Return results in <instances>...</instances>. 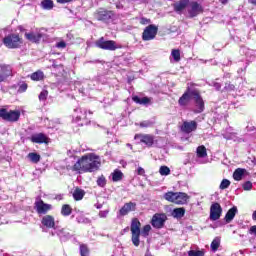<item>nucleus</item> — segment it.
I'll use <instances>...</instances> for the list:
<instances>
[{
	"label": "nucleus",
	"mask_w": 256,
	"mask_h": 256,
	"mask_svg": "<svg viewBox=\"0 0 256 256\" xmlns=\"http://www.w3.org/2000/svg\"><path fill=\"white\" fill-rule=\"evenodd\" d=\"M101 167V158L95 153L83 155L72 166V171L76 173H95Z\"/></svg>",
	"instance_id": "nucleus-1"
},
{
	"label": "nucleus",
	"mask_w": 256,
	"mask_h": 256,
	"mask_svg": "<svg viewBox=\"0 0 256 256\" xmlns=\"http://www.w3.org/2000/svg\"><path fill=\"white\" fill-rule=\"evenodd\" d=\"M131 231V241L134 247H139L141 245V234L143 237H149V233L151 231V225L147 224L143 227L141 232V221L138 218H133L130 225Z\"/></svg>",
	"instance_id": "nucleus-2"
},
{
	"label": "nucleus",
	"mask_w": 256,
	"mask_h": 256,
	"mask_svg": "<svg viewBox=\"0 0 256 256\" xmlns=\"http://www.w3.org/2000/svg\"><path fill=\"white\" fill-rule=\"evenodd\" d=\"M0 119L8 123H17L21 119V111L7 110V108H0Z\"/></svg>",
	"instance_id": "nucleus-3"
},
{
	"label": "nucleus",
	"mask_w": 256,
	"mask_h": 256,
	"mask_svg": "<svg viewBox=\"0 0 256 256\" xmlns=\"http://www.w3.org/2000/svg\"><path fill=\"white\" fill-rule=\"evenodd\" d=\"M197 85L196 83H188L185 92L178 99V105L180 107H187L189 103H191V99H193V94L195 93V89H193Z\"/></svg>",
	"instance_id": "nucleus-4"
},
{
	"label": "nucleus",
	"mask_w": 256,
	"mask_h": 256,
	"mask_svg": "<svg viewBox=\"0 0 256 256\" xmlns=\"http://www.w3.org/2000/svg\"><path fill=\"white\" fill-rule=\"evenodd\" d=\"M3 44L8 49H19L23 45V39L19 37V34H9L3 38Z\"/></svg>",
	"instance_id": "nucleus-5"
},
{
	"label": "nucleus",
	"mask_w": 256,
	"mask_h": 256,
	"mask_svg": "<svg viewBox=\"0 0 256 256\" xmlns=\"http://www.w3.org/2000/svg\"><path fill=\"white\" fill-rule=\"evenodd\" d=\"M96 19L103 21V23H113L117 19V15L111 10L100 9L96 13Z\"/></svg>",
	"instance_id": "nucleus-6"
},
{
	"label": "nucleus",
	"mask_w": 256,
	"mask_h": 256,
	"mask_svg": "<svg viewBox=\"0 0 256 256\" xmlns=\"http://www.w3.org/2000/svg\"><path fill=\"white\" fill-rule=\"evenodd\" d=\"M96 47L99 49H104L105 51H115L117 49V43L113 40H105L101 37L95 42Z\"/></svg>",
	"instance_id": "nucleus-7"
},
{
	"label": "nucleus",
	"mask_w": 256,
	"mask_h": 256,
	"mask_svg": "<svg viewBox=\"0 0 256 256\" xmlns=\"http://www.w3.org/2000/svg\"><path fill=\"white\" fill-rule=\"evenodd\" d=\"M167 221V214L156 213L151 219V225L154 229H163L165 227V222Z\"/></svg>",
	"instance_id": "nucleus-8"
},
{
	"label": "nucleus",
	"mask_w": 256,
	"mask_h": 256,
	"mask_svg": "<svg viewBox=\"0 0 256 256\" xmlns=\"http://www.w3.org/2000/svg\"><path fill=\"white\" fill-rule=\"evenodd\" d=\"M159 31V28L154 25V24H150L149 26H147L143 33H142V40L143 41H153V39H155V37H157V32Z\"/></svg>",
	"instance_id": "nucleus-9"
},
{
	"label": "nucleus",
	"mask_w": 256,
	"mask_h": 256,
	"mask_svg": "<svg viewBox=\"0 0 256 256\" xmlns=\"http://www.w3.org/2000/svg\"><path fill=\"white\" fill-rule=\"evenodd\" d=\"M192 99L197 108L196 113H203L205 111V101L203 100V96H201V91H199V89H195Z\"/></svg>",
	"instance_id": "nucleus-10"
},
{
	"label": "nucleus",
	"mask_w": 256,
	"mask_h": 256,
	"mask_svg": "<svg viewBox=\"0 0 256 256\" xmlns=\"http://www.w3.org/2000/svg\"><path fill=\"white\" fill-rule=\"evenodd\" d=\"M223 215V208L219 202H215L210 206V221H219Z\"/></svg>",
	"instance_id": "nucleus-11"
},
{
	"label": "nucleus",
	"mask_w": 256,
	"mask_h": 256,
	"mask_svg": "<svg viewBox=\"0 0 256 256\" xmlns=\"http://www.w3.org/2000/svg\"><path fill=\"white\" fill-rule=\"evenodd\" d=\"M38 215H47L53 209V205L45 203L42 199L34 203Z\"/></svg>",
	"instance_id": "nucleus-12"
},
{
	"label": "nucleus",
	"mask_w": 256,
	"mask_h": 256,
	"mask_svg": "<svg viewBox=\"0 0 256 256\" xmlns=\"http://www.w3.org/2000/svg\"><path fill=\"white\" fill-rule=\"evenodd\" d=\"M189 17H197L203 13V6L198 2H189L187 7Z\"/></svg>",
	"instance_id": "nucleus-13"
},
{
	"label": "nucleus",
	"mask_w": 256,
	"mask_h": 256,
	"mask_svg": "<svg viewBox=\"0 0 256 256\" xmlns=\"http://www.w3.org/2000/svg\"><path fill=\"white\" fill-rule=\"evenodd\" d=\"M197 121L191 120V121H184L180 127V131L182 133H185L186 135H189V133H193V131H197Z\"/></svg>",
	"instance_id": "nucleus-14"
},
{
	"label": "nucleus",
	"mask_w": 256,
	"mask_h": 256,
	"mask_svg": "<svg viewBox=\"0 0 256 256\" xmlns=\"http://www.w3.org/2000/svg\"><path fill=\"white\" fill-rule=\"evenodd\" d=\"M134 139H140V143H144L148 147L155 145V136L151 134H135Z\"/></svg>",
	"instance_id": "nucleus-15"
},
{
	"label": "nucleus",
	"mask_w": 256,
	"mask_h": 256,
	"mask_svg": "<svg viewBox=\"0 0 256 256\" xmlns=\"http://www.w3.org/2000/svg\"><path fill=\"white\" fill-rule=\"evenodd\" d=\"M30 141L32 143H37L38 145H42L44 143L45 145H49V137L45 135V133H38L31 136Z\"/></svg>",
	"instance_id": "nucleus-16"
},
{
	"label": "nucleus",
	"mask_w": 256,
	"mask_h": 256,
	"mask_svg": "<svg viewBox=\"0 0 256 256\" xmlns=\"http://www.w3.org/2000/svg\"><path fill=\"white\" fill-rule=\"evenodd\" d=\"M8 77H13V70L11 66L0 65V83L7 81Z\"/></svg>",
	"instance_id": "nucleus-17"
},
{
	"label": "nucleus",
	"mask_w": 256,
	"mask_h": 256,
	"mask_svg": "<svg viewBox=\"0 0 256 256\" xmlns=\"http://www.w3.org/2000/svg\"><path fill=\"white\" fill-rule=\"evenodd\" d=\"M135 207H137V204L133 202L125 203L119 210V215H121V217H125V215H129L131 211H135Z\"/></svg>",
	"instance_id": "nucleus-18"
},
{
	"label": "nucleus",
	"mask_w": 256,
	"mask_h": 256,
	"mask_svg": "<svg viewBox=\"0 0 256 256\" xmlns=\"http://www.w3.org/2000/svg\"><path fill=\"white\" fill-rule=\"evenodd\" d=\"M41 224L47 229H55V217L51 215H45L42 217Z\"/></svg>",
	"instance_id": "nucleus-19"
},
{
	"label": "nucleus",
	"mask_w": 256,
	"mask_h": 256,
	"mask_svg": "<svg viewBox=\"0 0 256 256\" xmlns=\"http://www.w3.org/2000/svg\"><path fill=\"white\" fill-rule=\"evenodd\" d=\"M174 7V11L176 13H183V11H185V9H187V7H189V0H180L178 2H175L173 4Z\"/></svg>",
	"instance_id": "nucleus-20"
},
{
	"label": "nucleus",
	"mask_w": 256,
	"mask_h": 256,
	"mask_svg": "<svg viewBox=\"0 0 256 256\" xmlns=\"http://www.w3.org/2000/svg\"><path fill=\"white\" fill-rule=\"evenodd\" d=\"M25 37H26V39H28V41H31L32 43H39V41H41V39H43V33H41V32L26 33Z\"/></svg>",
	"instance_id": "nucleus-21"
},
{
	"label": "nucleus",
	"mask_w": 256,
	"mask_h": 256,
	"mask_svg": "<svg viewBox=\"0 0 256 256\" xmlns=\"http://www.w3.org/2000/svg\"><path fill=\"white\" fill-rule=\"evenodd\" d=\"M189 201V195L185 192H176L175 205H185Z\"/></svg>",
	"instance_id": "nucleus-22"
},
{
	"label": "nucleus",
	"mask_w": 256,
	"mask_h": 256,
	"mask_svg": "<svg viewBox=\"0 0 256 256\" xmlns=\"http://www.w3.org/2000/svg\"><path fill=\"white\" fill-rule=\"evenodd\" d=\"M237 206H233L232 208H230L225 217H224V221H226V223H231V221H233V219H235V215H237Z\"/></svg>",
	"instance_id": "nucleus-23"
},
{
	"label": "nucleus",
	"mask_w": 256,
	"mask_h": 256,
	"mask_svg": "<svg viewBox=\"0 0 256 256\" xmlns=\"http://www.w3.org/2000/svg\"><path fill=\"white\" fill-rule=\"evenodd\" d=\"M132 101H134V103H137L138 105H150L151 98L149 97L139 98V96H132Z\"/></svg>",
	"instance_id": "nucleus-24"
},
{
	"label": "nucleus",
	"mask_w": 256,
	"mask_h": 256,
	"mask_svg": "<svg viewBox=\"0 0 256 256\" xmlns=\"http://www.w3.org/2000/svg\"><path fill=\"white\" fill-rule=\"evenodd\" d=\"M83 197H85V190H83L79 187L75 188V190L73 192L74 201H81L83 199Z\"/></svg>",
	"instance_id": "nucleus-25"
},
{
	"label": "nucleus",
	"mask_w": 256,
	"mask_h": 256,
	"mask_svg": "<svg viewBox=\"0 0 256 256\" xmlns=\"http://www.w3.org/2000/svg\"><path fill=\"white\" fill-rule=\"evenodd\" d=\"M172 217H174V219H182V217H185V208H175L172 211Z\"/></svg>",
	"instance_id": "nucleus-26"
},
{
	"label": "nucleus",
	"mask_w": 256,
	"mask_h": 256,
	"mask_svg": "<svg viewBox=\"0 0 256 256\" xmlns=\"http://www.w3.org/2000/svg\"><path fill=\"white\" fill-rule=\"evenodd\" d=\"M73 213V208L69 204H64L61 207V215L63 217H69Z\"/></svg>",
	"instance_id": "nucleus-27"
},
{
	"label": "nucleus",
	"mask_w": 256,
	"mask_h": 256,
	"mask_svg": "<svg viewBox=\"0 0 256 256\" xmlns=\"http://www.w3.org/2000/svg\"><path fill=\"white\" fill-rule=\"evenodd\" d=\"M243 175H245V169L237 168L233 173L234 181H241V179H243Z\"/></svg>",
	"instance_id": "nucleus-28"
},
{
	"label": "nucleus",
	"mask_w": 256,
	"mask_h": 256,
	"mask_svg": "<svg viewBox=\"0 0 256 256\" xmlns=\"http://www.w3.org/2000/svg\"><path fill=\"white\" fill-rule=\"evenodd\" d=\"M79 251H80V256H90L91 255V250L89 249V246L87 244L81 243L79 245Z\"/></svg>",
	"instance_id": "nucleus-29"
},
{
	"label": "nucleus",
	"mask_w": 256,
	"mask_h": 256,
	"mask_svg": "<svg viewBox=\"0 0 256 256\" xmlns=\"http://www.w3.org/2000/svg\"><path fill=\"white\" fill-rule=\"evenodd\" d=\"M176 192L168 191L164 194V199L169 203H176Z\"/></svg>",
	"instance_id": "nucleus-30"
},
{
	"label": "nucleus",
	"mask_w": 256,
	"mask_h": 256,
	"mask_svg": "<svg viewBox=\"0 0 256 256\" xmlns=\"http://www.w3.org/2000/svg\"><path fill=\"white\" fill-rule=\"evenodd\" d=\"M27 157L31 161V163H39L41 161V155H39L37 152H30Z\"/></svg>",
	"instance_id": "nucleus-31"
},
{
	"label": "nucleus",
	"mask_w": 256,
	"mask_h": 256,
	"mask_svg": "<svg viewBox=\"0 0 256 256\" xmlns=\"http://www.w3.org/2000/svg\"><path fill=\"white\" fill-rule=\"evenodd\" d=\"M40 5L42 9H45L46 11H51L55 4L53 3V0H43Z\"/></svg>",
	"instance_id": "nucleus-32"
},
{
	"label": "nucleus",
	"mask_w": 256,
	"mask_h": 256,
	"mask_svg": "<svg viewBox=\"0 0 256 256\" xmlns=\"http://www.w3.org/2000/svg\"><path fill=\"white\" fill-rule=\"evenodd\" d=\"M196 153H197V157H200V158L207 157V148L204 145L198 146Z\"/></svg>",
	"instance_id": "nucleus-33"
},
{
	"label": "nucleus",
	"mask_w": 256,
	"mask_h": 256,
	"mask_svg": "<svg viewBox=\"0 0 256 256\" xmlns=\"http://www.w3.org/2000/svg\"><path fill=\"white\" fill-rule=\"evenodd\" d=\"M121 179H123V172H121L120 170H115L112 173V181H114V183H117V181H121Z\"/></svg>",
	"instance_id": "nucleus-34"
},
{
	"label": "nucleus",
	"mask_w": 256,
	"mask_h": 256,
	"mask_svg": "<svg viewBox=\"0 0 256 256\" xmlns=\"http://www.w3.org/2000/svg\"><path fill=\"white\" fill-rule=\"evenodd\" d=\"M30 77H31L32 81H42L44 74L42 71H36V72L32 73Z\"/></svg>",
	"instance_id": "nucleus-35"
},
{
	"label": "nucleus",
	"mask_w": 256,
	"mask_h": 256,
	"mask_svg": "<svg viewBox=\"0 0 256 256\" xmlns=\"http://www.w3.org/2000/svg\"><path fill=\"white\" fill-rule=\"evenodd\" d=\"M221 245V240L219 238H215L212 242H211V250L212 251H218L219 247Z\"/></svg>",
	"instance_id": "nucleus-36"
},
{
	"label": "nucleus",
	"mask_w": 256,
	"mask_h": 256,
	"mask_svg": "<svg viewBox=\"0 0 256 256\" xmlns=\"http://www.w3.org/2000/svg\"><path fill=\"white\" fill-rule=\"evenodd\" d=\"M96 183L98 187H105V185H107V179L105 178L104 175H101L97 178Z\"/></svg>",
	"instance_id": "nucleus-37"
},
{
	"label": "nucleus",
	"mask_w": 256,
	"mask_h": 256,
	"mask_svg": "<svg viewBox=\"0 0 256 256\" xmlns=\"http://www.w3.org/2000/svg\"><path fill=\"white\" fill-rule=\"evenodd\" d=\"M159 173L162 176L171 175V169L167 166H161L159 169Z\"/></svg>",
	"instance_id": "nucleus-38"
},
{
	"label": "nucleus",
	"mask_w": 256,
	"mask_h": 256,
	"mask_svg": "<svg viewBox=\"0 0 256 256\" xmlns=\"http://www.w3.org/2000/svg\"><path fill=\"white\" fill-rule=\"evenodd\" d=\"M188 256H205V251L203 250H189Z\"/></svg>",
	"instance_id": "nucleus-39"
},
{
	"label": "nucleus",
	"mask_w": 256,
	"mask_h": 256,
	"mask_svg": "<svg viewBox=\"0 0 256 256\" xmlns=\"http://www.w3.org/2000/svg\"><path fill=\"white\" fill-rule=\"evenodd\" d=\"M230 185H231V181L227 179H223L220 183L219 189L221 190L229 189Z\"/></svg>",
	"instance_id": "nucleus-40"
},
{
	"label": "nucleus",
	"mask_w": 256,
	"mask_h": 256,
	"mask_svg": "<svg viewBox=\"0 0 256 256\" xmlns=\"http://www.w3.org/2000/svg\"><path fill=\"white\" fill-rule=\"evenodd\" d=\"M49 96V91L42 90L38 96L39 101H47V97Z\"/></svg>",
	"instance_id": "nucleus-41"
},
{
	"label": "nucleus",
	"mask_w": 256,
	"mask_h": 256,
	"mask_svg": "<svg viewBox=\"0 0 256 256\" xmlns=\"http://www.w3.org/2000/svg\"><path fill=\"white\" fill-rule=\"evenodd\" d=\"M171 57L177 62L181 59V52L179 50H172Z\"/></svg>",
	"instance_id": "nucleus-42"
},
{
	"label": "nucleus",
	"mask_w": 256,
	"mask_h": 256,
	"mask_svg": "<svg viewBox=\"0 0 256 256\" xmlns=\"http://www.w3.org/2000/svg\"><path fill=\"white\" fill-rule=\"evenodd\" d=\"M244 191H251L253 189V183H251V181H246L243 185H242Z\"/></svg>",
	"instance_id": "nucleus-43"
},
{
	"label": "nucleus",
	"mask_w": 256,
	"mask_h": 256,
	"mask_svg": "<svg viewBox=\"0 0 256 256\" xmlns=\"http://www.w3.org/2000/svg\"><path fill=\"white\" fill-rule=\"evenodd\" d=\"M55 47L57 49H65V47H67V43L64 40H60L56 43Z\"/></svg>",
	"instance_id": "nucleus-44"
},
{
	"label": "nucleus",
	"mask_w": 256,
	"mask_h": 256,
	"mask_svg": "<svg viewBox=\"0 0 256 256\" xmlns=\"http://www.w3.org/2000/svg\"><path fill=\"white\" fill-rule=\"evenodd\" d=\"M29 85H27V83H22L19 88H18V93H25V91H27Z\"/></svg>",
	"instance_id": "nucleus-45"
},
{
	"label": "nucleus",
	"mask_w": 256,
	"mask_h": 256,
	"mask_svg": "<svg viewBox=\"0 0 256 256\" xmlns=\"http://www.w3.org/2000/svg\"><path fill=\"white\" fill-rule=\"evenodd\" d=\"M224 89L226 91H235V85L231 84V82H226Z\"/></svg>",
	"instance_id": "nucleus-46"
},
{
	"label": "nucleus",
	"mask_w": 256,
	"mask_h": 256,
	"mask_svg": "<svg viewBox=\"0 0 256 256\" xmlns=\"http://www.w3.org/2000/svg\"><path fill=\"white\" fill-rule=\"evenodd\" d=\"M249 235H253L254 237H256V225H253L249 228L248 230Z\"/></svg>",
	"instance_id": "nucleus-47"
},
{
	"label": "nucleus",
	"mask_w": 256,
	"mask_h": 256,
	"mask_svg": "<svg viewBox=\"0 0 256 256\" xmlns=\"http://www.w3.org/2000/svg\"><path fill=\"white\" fill-rule=\"evenodd\" d=\"M137 175H145V169H143V167H138L137 169Z\"/></svg>",
	"instance_id": "nucleus-48"
},
{
	"label": "nucleus",
	"mask_w": 256,
	"mask_h": 256,
	"mask_svg": "<svg viewBox=\"0 0 256 256\" xmlns=\"http://www.w3.org/2000/svg\"><path fill=\"white\" fill-rule=\"evenodd\" d=\"M140 23L141 25H147L150 23V20L147 18H141Z\"/></svg>",
	"instance_id": "nucleus-49"
},
{
	"label": "nucleus",
	"mask_w": 256,
	"mask_h": 256,
	"mask_svg": "<svg viewBox=\"0 0 256 256\" xmlns=\"http://www.w3.org/2000/svg\"><path fill=\"white\" fill-rule=\"evenodd\" d=\"M71 1H73V0H57V3L65 5V3H71Z\"/></svg>",
	"instance_id": "nucleus-50"
},
{
	"label": "nucleus",
	"mask_w": 256,
	"mask_h": 256,
	"mask_svg": "<svg viewBox=\"0 0 256 256\" xmlns=\"http://www.w3.org/2000/svg\"><path fill=\"white\" fill-rule=\"evenodd\" d=\"M117 9H123V4L120 2L116 4Z\"/></svg>",
	"instance_id": "nucleus-51"
},
{
	"label": "nucleus",
	"mask_w": 256,
	"mask_h": 256,
	"mask_svg": "<svg viewBox=\"0 0 256 256\" xmlns=\"http://www.w3.org/2000/svg\"><path fill=\"white\" fill-rule=\"evenodd\" d=\"M252 219H253V221H256V210L252 214Z\"/></svg>",
	"instance_id": "nucleus-52"
},
{
	"label": "nucleus",
	"mask_w": 256,
	"mask_h": 256,
	"mask_svg": "<svg viewBox=\"0 0 256 256\" xmlns=\"http://www.w3.org/2000/svg\"><path fill=\"white\" fill-rule=\"evenodd\" d=\"M229 0H220V2L222 3V5H226V3L228 2Z\"/></svg>",
	"instance_id": "nucleus-53"
},
{
	"label": "nucleus",
	"mask_w": 256,
	"mask_h": 256,
	"mask_svg": "<svg viewBox=\"0 0 256 256\" xmlns=\"http://www.w3.org/2000/svg\"><path fill=\"white\" fill-rule=\"evenodd\" d=\"M249 3H251L252 5H256V0H249Z\"/></svg>",
	"instance_id": "nucleus-54"
},
{
	"label": "nucleus",
	"mask_w": 256,
	"mask_h": 256,
	"mask_svg": "<svg viewBox=\"0 0 256 256\" xmlns=\"http://www.w3.org/2000/svg\"><path fill=\"white\" fill-rule=\"evenodd\" d=\"M145 256H153V255L151 254V252H149V250H147Z\"/></svg>",
	"instance_id": "nucleus-55"
},
{
	"label": "nucleus",
	"mask_w": 256,
	"mask_h": 256,
	"mask_svg": "<svg viewBox=\"0 0 256 256\" xmlns=\"http://www.w3.org/2000/svg\"><path fill=\"white\" fill-rule=\"evenodd\" d=\"M216 89H221V85L216 84Z\"/></svg>",
	"instance_id": "nucleus-56"
},
{
	"label": "nucleus",
	"mask_w": 256,
	"mask_h": 256,
	"mask_svg": "<svg viewBox=\"0 0 256 256\" xmlns=\"http://www.w3.org/2000/svg\"><path fill=\"white\" fill-rule=\"evenodd\" d=\"M140 127H145V125H143V123L140 124Z\"/></svg>",
	"instance_id": "nucleus-57"
}]
</instances>
